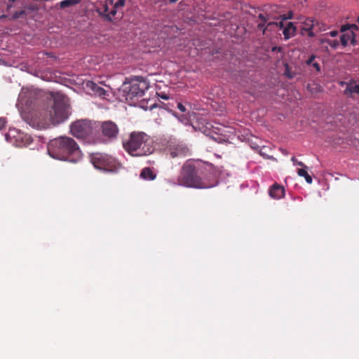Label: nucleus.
Instances as JSON below:
<instances>
[{
  "label": "nucleus",
  "instance_id": "obj_29",
  "mask_svg": "<svg viewBox=\"0 0 359 359\" xmlns=\"http://www.w3.org/2000/svg\"><path fill=\"white\" fill-rule=\"evenodd\" d=\"M248 142H249L250 147L252 149H253L256 151H258L260 149V147L256 142H254L252 140L249 139Z\"/></svg>",
  "mask_w": 359,
  "mask_h": 359
},
{
  "label": "nucleus",
  "instance_id": "obj_46",
  "mask_svg": "<svg viewBox=\"0 0 359 359\" xmlns=\"http://www.w3.org/2000/svg\"><path fill=\"white\" fill-rule=\"evenodd\" d=\"M156 107V103H154V104H151V105H150L149 109H154Z\"/></svg>",
  "mask_w": 359,
  "mask_h": 359
},
{
  "label": "nucleus",
  "instance_id": "obj_12",
  "mask_svg": "<svg viewBox=\"0 0 359 359\" xmlns=\"http://www.w3.org/2000/svg\"><path fill=\"white\" fill-rule=\"evenodd\" d=\"M348 41H350L352 46H355L357 43L356 34L353 30L350 32L344 33L340 36L341 45L343 47H346L348 45Z\"/></svg>",
  "mask_w": 359,
  "mask_h": 359
},
{
  "label": "nucleus",
  "instance_id": "obj_22",
  "mask_svg": "<svg viewBox=\"0 0 359 359\" xmlns=\"http://www.w3.org/2000/svg\"><path fill=\"white\" fill-rule=\"evenodd\" d=\"M284 74L287 78L290 79H293L295 76V73L290 72V67L287 64L285 65Z\"/></svg>",
  "mask_w": 359,
  "mask_h": 359
},
{
  "label": "nucleus",
  "instance_id": "obj_8",
  "mask_svg": "<svg viewBox=\"0 0 359 359\" xmlns=\"http://www.w3.org/2000/svg\"><path fill=\"white\" fill-rule=\"evenodd\" d=\"M89 158L94 168L104 172L117 173L122 168V164L115 157L106 153H92Z\"/></svg>",
  "mask_w": 359,
  "mask_h": 359
},
{
  "label": "nucleus",
  "instance_id": "obj_20",
  "mask_svg": "<svg viewBox=\"0 0 359 359\" xmlns=\"http://www.w3.org/2000/svg\"><path fill=\"white\" fill-rule=\"evenodd\" d=\"M347 92H349L350 93H356L359 95V85L355 84L353 86H348L344 90L345 93H347Z\"/></svg>",
  "mask_w": 359,
  "mask_h": 359
},
{
  "label": "nucleus",
  "instance_id": "obj_44",
  "mask_svg": "<svg viewBox=\"0 0 359 359\" xmlns=\"http://www.w3.org/2000/svg\"><path fill=\"white\" fill-rule=\"evenodd\" d=\"M108 10H109L108 6H104L103 13H101V15L104 16L105 14H107V13H109Z\"/></svg>",
  "mask_w": 359,
  "mask_h": 359
},
{
  "label": "nucleus",
  "instance_id": "obj_19",
  "mask_svg": "<svg viewBox=\"0 0 359 359\" xmlns=\"http://www.w3.org/2000/svg\"><path fill=\"white\" fill-rule=\"evenodd\" d=\"M258 18L262 20V22L257 25V28L259 30H262L263 33L264 34L266 30V23L267 21V18L262 13H260L258 15Z\"/></svg>",
  "mask_w": 359,
  "mask_h": 359
},
{
  "label": "nucleus",
  "instance_id": "obj_24",
  "mask_svg": "<svg viewBox=\"0 0 359 359\" xmlns=\"http://www.w3.org/2000/svg\"><path fill=\"white\" fill-rule=\"evenodd\" d=\"M116 8H115V6H114L110 12H109V13H107V14L104 15V18L108 21H111L112 20V18L116 15Z\"/></svg>",
  "mask_w": 359,
  "mask_h": 359
},
{
  "label": "nucleus",
  "instance_id": "obj_52",
  "mask_svg": "<svg viewBox=\"0 0 359 359\" xmlns=\"http://www.w3.org/2000/svg\"><path fill=\"white\" fill-rule=\"evenodd\" d=\"M282 151H283V153H285V151H284V149H282Z\"/></svg>",
  "mask_w": 359,
  "mask_h": 359
},
{
  "label": "nucleus",
  "instance_id": "obj_30",
  "mask_svg": "<svg viewBox=\"0 0 359 359\" xmlns=\"http://www.w3.org/2000/svg\"><path fill=\"white\" fill-rule=\"evenodd\" d=\"M291 161L293 162V163L294 165H300L302 168L306 166L305 164L304 163H302V161H298L297 159L294 156L292 157Z\"/></svg>",
  "mask_w": 359,
  "mask_h": 359
},
{
  "label": "nucleus",
  "instance_id": "obj_11",
  "mask_svg": "<svg viewBox=\"0 0 359 359\" xmlns=\"http://www.w3.org/2000/svg\"><path fill=\"white\" fill-rule=\"evenodd\" d=\"M268 192L271 198L275 200H279L285 196V189L284 186L275 182L269 187Z\"/></svg>",
  "mask_w": 359,
  "mask_h": 359
},
{
  "label": "nucleus",
  "instance_id": "obj_37",
  "mask_svg": "<svg viewBox=\"0 0 359 359\" xmlns=\"http://www.w3.org/2000/svg\"><path fill=\"white\" fill-rule=\"evenodd\" d=\"M259 153L261 156H262L264 158H265L266 159H271V158H273V156H269L267 154H266L265 153H264L262 151V149H259Z\"/></svg>",
  "mask_w": 359,
  "mask_h": 359
},
{
  "label": "nucleus",
  "instance_id": "obj_2",
  "mask_svg": "<svg viewBox=\"0 0 359 359\" xmlns=\"http://www.w3.org/2000/svg\"><path fill=\"white\" fill-rule=\"evenodd\" d=\"M203 165V161L201 160H187L181 168L176 184L187 188L200 189Z\"/></svg>",
  "mask_w": 359,
  "mask_h": 359
},
{
  "label": "nucleus",
  "instance_id": "obj_27",
  "mask_svg": "<svg viewBox=\"0 0 359 359\" xmlns=\"http://www.w3.org/2000/svg\"><path fill=\"white\" fill-rule=\"evenodd\" d=\"M313 28V24H311V26H309L308 28H304L302 31L307 32V34L309 37H313L315 36L314 32L312 30Z\"/></svg>",
  "mask_w": 359,
  "mask_h": 359
},
{
  "label": "nucleus",
  "instance_id": "obj_36",
  "mask_svg": "<svg viewBox=\"0 0 359 359\" xmlns=\"http://www.w3.org/2000/svg\"><path fill=\"white\" fill-rule=\"evenodd\" d=\"M6 123V120L5 118L1 117L0 118V130H2Z\"/></svg>",
  "mask_w": 359,
  "mask_h": 359
},
{
  "label": "nucleus",
  "instance_id": "obj_35",
  "mask_svg": "<svg viewBox=\"0 0 359 359\" xmlns=\"http://www.w3.org/2000/svg\"><path fill=\"white\" fill-rule=\"evenodd\" d=\"M330 41H331V39H326V38H321L319 39V43L320 44H323V43H327V44H330Z\"/></svg>",
  "mask_w": 359,
  "mask_h": 359
},
{
  "label": "nucleus",
  "instance_id": "obj_50",
  "mask_svg": "<svg viewBox=\"0 0 359 359\" xmlns=\"http://www.w3.org/2000/svg\"><path fill=\"white\" fill-rule=\"evenodd\" d=\"M28 9H29V10H31V11H34V8H33L32 6H29V7H28Z\"/></svg>",
  "mask_w": 359,
  "mask_h": 359
},
{
  "label": "nucleus",
  "instance_id": "obj_16",
  "mask_svg": "<svg viewBox=\"0 0 359 359\" xmlns=\"http://www.w3.org/2000/svg\"><path fill=\"white\" fill-rule=\"evenodd\" d=\"M307 169L308 167L306 165L300 169H298L297 174L300 177H304L308 184H311L313 182V178L310 175L308 174Z\"/></svg>",
  "mask_w": 359,
  "mask_h": 359
},
{
  "label": "nucleus",
  "instance_id": "obj_42",
  "mask_svg": "<svg viewBox=\"0 0 359 359\" xmlns=\"http://www.w3.org/2000/svg\"><path fill=\"white\" fill-rule=\"evenodd\" d=\"M158 95L161 98H162L163 100H169L170 99L169 96L165 93H163V94H161Z\"/></svg>",
  "mask_w": 359,
  "mask_h": 359
},
{
  "label": "nucleus",
  "instance_id": "obj_4",
  "mask_svg": "<svg viewBox=\"0 0 359 359\" xmlns=\"http://www.w3.org/2000/svg\"><path fill=\"white\" fill-rule=\"evenodd\" d=\"M149 87V83L142 76H135L126 77L118 88V91L126 100L129 101L142 97Z\"/></svg>",
  "mask_w": 359,
  "mask_h": 359
},
{
  "label": "nucleus",
  "instance_id": "obj_6",
  "mask_svg": "<svg viewBox=\"0 0 359 359\" xmlns=\"http://www.w3.org/2000/svg\"><path fill=\"white\" fill-rule=\"evenodd\" d=\"M53 104L50 111V121L53 126L65 122L71 114L70 106L66 101V97L59 93L53 95Z\"/></svg>",
  "mask_w": 359,
  "mask_h": 359
},
{
  "label": "nucleus",
  "instance_id": "obj_21",
  "mask_svg": "<svg viewBox=\"0 0 359 359\" xmlns=\"http://www.w3.org/2000/svg\"><path fill=\"white\" fill-rule=\"evenodd\" d=\"M26 15V11L25 10H21L19 11L15 12L10 18V20H15L20 18H22Z\"/></svg>",
  "mask_w": 359,
  "mask_h": 359
},
{
  "label": "nucleus",
  "instance_id": "obj_28",
  "mask_svg": "<svg viewBox=\"0 0 359 359\" xmlns=\"http://www.w3.org/2000/svg\"><path fill=\"white\" fill-rule=\"evenodd\" d=\"M212 138L218 143H224L228 142L227 139L223 136L217 135V137H212Z\"/></svg>",
  "mask_w": 359,
  "mask_h": 359
},
{
  "label": "nucleus",
  "instance_id": "obj_47",
  "mask_svg": "<svg viewBox=\"0 0 359 359\" xmlns=\"http://www.w3.org/2000/svg\"><path fill=\"white\" fill-rule=\"evenodd\" d=\"M27 141L32 142V141H33V139H32L30 136H29V137H27Z\"/></svg>",
  "mask_w": 359,
  "mask_h": 359
},
{
  "label": "nucleus",
  "instance_id": "obj_5",
  "mask_svg": "<svg viewBox=\"0 0 359 359\" xmlns=\"http://www.w3.org/2000/svg\"><path fill=\"white\" fill-rule=\"evenodd\" d=\"M229 175L223 167H216L213 164L203 161L202 174L201 175V189H210L217 186L220 180Z\"/></svg>",
  "mask_w": 359,
  "mask_h": 359
},
{
  "label": "nucleus",
  "instance_id": "obj_31",
  "mask_svg": "<svg viewBox=\"0 0 359 359\" xmlns=\"http://www.w3.org/2000/svg\"><path fill=\"white\" fill-rule=\"evenodd\" d=\"M125 3L126 0H118L114 5L115 8L123 7L125 5Z\"/></svg>",
  "mask_w": 359,
  "mask_h": 359
},
{
  "label": "nucleus",
  "instance_id": "obj_39",
  "mask_svg": "<svg viewBox=\"0 0 359 359\" xmlns=\"http://www.w3.org/2000/svg\"><path fill=\"white\" fill-rule=\"evenodd\" d=\"M311 65L316 69V72H319L320 71V66L319 63L314 62Z\"/></svg>",
  "mask_w": 359,
  "mask_h": 359
},
{
  "label": "nucleus",
  "instance_id": "obj_3",
  "mask_svg": "<svg viewBox=\"0 0 359 359\" xmlns=\"http://www.w3.org/2000/svg\"><path fill=\"white\" fill-rule=\"evenodd\" d=\"M148 140L149 136L145 133L133 131L128 140L123 141V147L130 156H147L154 151V148L147 143Z\"/></svg>",
  "mask_w": 359,
  "mask_h": 359
},
{
  "label": "nucleus",
  "instance_id": "obj_40",
  "mask_svg": "<svg viewBox=\"0 0 359 359\" xmlns=\"http://www.w3.org/2000/svg\"><path fill=\"white\" fill-rule=\"evenodd\" d=\"M329 35L332 37H335L338 35V32L337 30L330 31Z\"/></svg>",
  "mask_w": 359,
  "mask_h": 359
},
{
  "label": "nucleus",
  "instance_id": "obj_38",
  "mask_svg": "<svg viewBox=\"0 0 359 359\" xmlns=\"http://www.w3.org/2000/svg\"><path fill=\"white\" fill-rule=\"evenodd\" d=\"M316 58V55H311L310 56V57L306 60V63L307 65H312V63H313V60L314 59Z\"/></svg>",
  "mask_w": 359,
  "mask_h": 359
},
{
  "label": "nucleus",
  "instance_id": "obj_45",
  "mask_svg": "<svg viewBox=\"0 0 359 359\" xmlns=\"http://www.w3.org/2000/svg\"><path fill=\"white\" fill-rule=\"evenodd\" d=\"M9 18L10 17H8L7 15H5V14H3L1 15H0V19H4V18Z\"/></svg>",
  "mask_w": 359,
  "mask_h": 359
},
{
  "label": "nucleus",
  "instance_id": "obj_15",
  "mask_svg": "<svg viewBox=\"0 0 359 359\" xmlns=\"http://www.w3.org/2000/svg\"><path fill=\"white\" fill-rule=\"evenodd\" d=\"M296 27L294 25V23L292 22H288L286 27L283 31L285 39H289L291 38L294 35Z\"/></svg>",
  "mask_w": 359,
  "mask_h": 359
},
{
  "label": "nucleus",
  "instance_id": "obj_25",
  "mask_svg": "<svg viewBox=\"0 0 359 359\" xmlns=\"http://www.w3.org/2000/svg\"><path fill=\"white\" fill-rule=\"evenodd\" d=\"M22 118L32 127L36 128L39 126V124H36L35 122L32 120V118H29L28 116H22Z\"/></svg>",
  "mask_w": 359,
  "mask_h": 359
},
{
  "label": "nucleus",
  "instance_id": "obj_34",
  "mask_svg": "<svg viewBox=\"0 0 359 359\" xmlns=\"http://www.w3.org/2000/svg\"><path fill=\"white\" fill-rule=\"evenodd\" d=\"M350 29V24H345L341 26L340 31L341 32H345Z\"/></svg>",
  "mask_w": 359,
  "mask_h": 359
},
{
  "label": "nucleus",
  "instance_id": "obj_1",
  "mask_svg": "<svg viewBox=\"0 0 359 359\" xmlns=\"http://www.w3.org/2000/svg\"><path fill=\"white\" fill-rule=\"evenodd\" d=\"M48 154L55 159L78 163L82 158V152L76 141L69 137L60 136L49 141Z\"/></svg>",
  "mask_w": 359,
  "mask_h": 359
},
{
  "label": "nucleus",
  "instance_id": "obj_32",
  "mask_svg": "<svg viewBox=\"0 0 359 359\" xmlns=\"http://www.w3.org/2000/svg\"><path fill=\"white\" fill-rule=\"evenodd\" d=\"M339 43L337 40H331L330 46L333 49H337L339 46Z\"/></svg>",
  "mask_w": 359,
  "mask_h": 359
},
{
  "label": "nucleus",
  "instance_id": "obj_33",
  "mask_svg": "<svg viewBox=\"0 0 359 359\" xmlns=\"http://www.w3.org/2000/svg\"><path fill=\"white\" fill-rule=\"evenodd\" d=\"M16 0H8L7 4H6V11H8L13 8V4Z\"/></svg>",
  "mask_w": 359,
  "mask_h": 359
},
{
  "label": "nucleus",
  "instance_id": "obj_7",
  "mask_svg": "<svg viewBox=\"0 0 359 359\" xmlns=\"http://www.w3.org/2000/svg\"><path fill=\"white\" fill-rule=\"evenodd\" d=\"M70 133L77 139L88 143H95L96 121L81 119L72 122L69 126Z\"/></svg>",
  "mask_w": 359,
  "mask_h": 359
},
{
  "label": "nucleus",
  "instance_id": "obj_48",
  "mask_svg": "<svg viewBox=\"0 0 359 359\" xmlns=\"http://www.w3.org/2000/svg\"><path fill=\"white\" fill-rule=\"evenodd\" d=\"M140 107H141L142 108L144 109H147L148 108L147 107H146V106H144V105L143 104V102L142 103V104L140 105Z\"/></svg>",
  "mask_w": 359,
  "mask_h": 359
},
{
  "label": "nucleus",
  "instance_id": "obj_14",
  "mask_svg": "<svg viewBox=\"0 0 359 359\" xmlns=\"http://www.w3.org/2000/svg\"><path fill=\"white\" fill-rule=\"evenodd\" d=\"M140 177L145 180H154L156 177V175L154 173L151 168H144L140 172Z\"/></svg>",
  "mask_w": 359,
  "mask_h": 359
},
{
  "label": "nucleus",
  "instance_id": "obj_49",
  "mask_svg": "<svg viewBox=\"0 0 359 359\" xmlns=\"http://www.w3.org/2000/svg\"><path fill=\"white\" fill-rule=\"evenodd\" d=\"M170 3H175L177 2L178 0H169Z\"/></svg>",
  "mask_w": 359,
  "mask_h": 359
},
{
  "label": "nucleus",
  "instance_id": "obj_18",
  "mask_svg": "<svg viewBox=\"0 0 359 359\" xmlns=\"http://www.w3.org/2000/svg\"><path fill=\"white\" fill-rule=\"evenodd\" d=\"M81 0H63L59 3L60 8L75 6L81 3Z\"/></svg>",
  "mask_w": 359,
  "mask_h": 359
},
{
  "label": "nucleus",
  "instance_id": "obj_43",
  "mask_svg": "<svg viewBox=\"0 0 359 359\" xmlns=\"http://www.w3.org/2000/svg\"><path fill=\"white\" fill-rule=\"evenodd\" d=\"M276 25H277L276 22H269V23H267V25H266V29L267 27H270L271 26H276Z\"/></svg>",
  "mask_w": 359,
  "mask_h": 359
},
{
  "label": "nucleus",
  "instance_id": "obj_13",
  "mask_svg": "<svg viewBox=\"0 0 359 359\" xmlns=\"http://www.w3.org/2000/svg\"><path fill=\"white\" fill-rule=\"evenodd\" d=\"M86 87L92 90L95 94L99 96H104L107 95V91L93 81H88L86 82Z\"/></svg>",
  "mask_w": 359,
  "mask_h": 359
},
{
  "label": "nucleus",
  "instance_id": "obj_23",
  "mask_svg": "<svg viewBox=\"0 0 359 359\" xmlns=\"http://www.w3.org/2000/svg\"><path fill=\"white\" fill-rule=\"evenodd\" d=\"M173 102L176 103V106L177 107V109L182 111V112H186L187 111V108H186V106L182 104V102H179L177 101V100H172Z\"/></svg>",
  "mask_w": 359,
  "mask_h": 359
},
{
  "label": "nucleus",
  "instance_id": "obj_9",
  "mask_svg": "<svg viewBox=\"0 0 359 359\" xmlns=\"http://www.w3.org/2000/svg\"><path fill=\"white\" fill-rule=\"evenodd\" d=\"M118 133V126L114 121H96L95 144L111 143L117 139Z\"/></svg>",
  "mask_w": 359,
  "mask_h": 359
},
{
  "label": "nucleus",
  "instance_id": "obj_10",
  "mask_svg": "<svg viewBox=\"0 0 359 359\" xmlns=\"http://www.w3.org/2000/svg\"><path fill=\"white\" fill-rule=\"evenodd\" d=\"M168 154L172 158L186 157L191 154L189 147L182 143L170 144L168 148Z\"/></svg>",
  "mask_w": 359,
  "mask_h": 359
},
{
  "label": "nucleus",
  "instance_id": "obj_26",
  "mask_svg": "<svg viewBox=\"0 0 359 359\" xmlns=\"http://www.w3.org/2000/svg\"><path fill=\"white\" fill-rule=\"evenodd\" d=\"M292 18V12H290L288 16L284 15V17L283 18V19L281 20L276 22L277 25H276V26L279 27L280 28H282L283 27V20L290 19Z\"/></svg>",
  "mask_w": 359,
  "mask_h": 359
},
{
  "label": "nucleus",
  "instance_id": "obj_51",
  "mask_svg": "<svg viewBox=\"0 0 359 359\" xmlns=\"http://www.w3.org/2000/svg\"><path fill=\"white\" fill-rule=\"evenodd\" d=\"M282 151H283V153H285V151H284V149H282Z\"/></svg>",
  "mask_w": 359,
  "mask_h": 359
},
{
  "label": "nucleus",
  "instance_id": "obj_41",
  "mask_svg": "<svg viewBox=\"0 0 359 359\" xmlns=\"http://www.w3.org/2000/svg\"><path fill=\"white\" fill-rule=\"evenodd\" d=\"M352 29L353 30H358L359 29V27L357 25L355 24H350V29Z\"/></svg>",
  "mask_w": 359,
  "mask_h": 359
},
{
  "label": "nucleus",
  "instance_id": "obj_17",
  "mask_svg": "<svg viewBox=\"0 0 359 359\" xmlns=\"http://www.w3.org/2000/svg\"><path fill=\"white\" fill-rule=\"evenodd\" d=\"M172 100H174L173 98H172L168 103L165 104V103H163V107L167 110L168 111H169L170 113H171L174 116L178 118V115H177V113L174 111H173V108L175 107L176 103L173 102Z\"/></svg>",
  "mask_w": 359,
  "mask_h": 359
}]
</instances>
